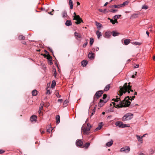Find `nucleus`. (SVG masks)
<instances>
[{
	"label": "nucleus",
	"instance_id": "nucleus-2",
	"mask_svg": "<svg viewBox=\"0 0 155 155\" xmlns=\"http://www.w3.org/2000/svg\"><path fill=\"white\" fill-rule=\"evenodd\" d=\"M134 99L132 98L131 96L130 97L129 96H127L126 97L122 102H123V104H124V105L123 106H127V107H128L131 103V102L129 101L130 100L132 101ZM121 103H122V102Z\"/></svg>",
	"mask_w": 155,
	"mask_h": 155
},
{
	"label": "nucleus",
	"instance_id": "nucleus-17",
	"mask_svg": "<svg viewBox=\"0 0 155 155\" xmlns=\"http://www.w3.org/2000/svg\"><path fill=\"white\" fill-rule=\"evenodd\" d=\"M56 121L57 124H59L60 122V117L59 115H57L56 117Z\"/></svg>",
	"mask_w": 155,
	"mask_h": 155
},
{
	"label": "nucleus",
	"instance_id": "nucleus-59",
	"mask_svg": "<svg viewBox=\"0 0 155 155\" xmlns=\"http://www.w3.org/2000/svg\"><path fill=\"white\" fill-rule=\"evenodd\" d=\"M92 112L95 113V107H94V108Z\"/></svg>",
	"mask_w": 155,
	"mask_h": 155
},
{
	"label": "nucleus",
	"instance_id": "nucleus-16",
	"mask_svg": "<svg viewBox=\"0 0 155 155\" xmlns=\"http://www.w3.org/2000/svg\"><path fill=\"white\" fill-rule=\"evenodd\" d=\"M37 119V117L35 115H32L31 116L30 118V120L31 121L33 122V121H36Z\"/></svg>",
	"mask_w": 155,
	"mask_h": 155
},
{
	"label": "nucleus",
	"instance_id": "nucleus-45",
	"mask_svg": "<svg viewBox=\"0 0 155 155\" xmlns=\"http://www.w3.org/2000/svg\"><path fill=\"white\" fill-rule=\"evenodd\" d=\"M142 9H147L148 8V6L147 5H144L142 6Z\"/></svg>",
	"mask_w": 155,
	"mask_h": 155
},
{
	"label": "nucleus",
	"instance_id": "nucleus-12",
	"mask_svg": "<svg viewBox=\"0 0 155 155\" xmlns=\"http://www.w3.org/2000/svg\"><path fill=\"white\" fill-rule=\"evenodd\" d=\"M74 36L76 38L77 40L78 39V38H82L81 35L79 33L75 32L74 33Z\"/></svg>",
	"mask_w": 155,
	"mask_h": 155
},
{
	"label": "nucleus",
	"instance_id": "nucleus-11",
	"mask_svg": "<svg viewBox=\"0 0 155 155\" xmlns=\"http://www.w3.org/2000/svg\"><path fill=\"white\" fill-rule=\"evenodd\" d=\"M111 32H107L105 33L104 35V37L106 38H109L110 36Z\"/></svg>",
	"mask_w": 155,
	"mask_h": 155
},
{
	"label": "nucleus",
	"instance_id": "nucleus-41",
	"mask_svg": "<svg viewBox=\"0 0 155 155\" xmlns=\"http://www.w3.org/2000/svg\"><path fill=\"white\" fill-rule=\"evenodd\" d=\"M90 143H85L84 147H85L86 148H87L89 146Z\"/></svg>",
	"mask_w": 155,
	"mask_h": 155
},
{
	"label": "nucleus",
	"instance_id": "nucleus-24",
	"mask_svg": "<svg viewBox=\"0 0 155 155\" xmlns=\"http://www.w3.org/2000/svg\"><path fill=\"white\" fill-rule=\"evenodd\" d=\"M130 41V40L128 39H125L124 41V43L125 45H127L129 43Z\"/></svg>",
	"mask_w": 155,
	"mask_h": 155
},
{
	"label": "nucleus",
	"instance_id": "nucleus-14",
	"mask_svg": "<svg viewBox=\"0 0 155 155\" xmlns=\"http://www.w3.org/2000/svg\"><path fill=\"white\" fill-rule=\"evenodd\" d=\"M83 144V142L80 140H78L76 142V145L79 147L82 146Z\"/></svg>",
	"mask_w": 155,
	"mask_h": 155
},
{
	"label": "nucleus",
	"instance_id": "nucleus-15",
	"mask_svg": "<svg viewBox=\"0 0 155 155\" xmlns=\"http://www.w3.org/2000/svg\"><path fill=\"white\" fill-rule=\"evenodd\" d=\"M139 13H135L133 14L131 16L130 18L131 19H134L138 17V15H139Z\"/></svg>",
	"mask_w": 155,
	"mask_h": 155
},
{
	"label": "nucleus",
	"instance_id": "nucleus-8",
	"mask_svg": "<svg viewBox=\"0 0 155 155\" xmlns=\"http://www.w3.org/2000/svg\"><path fill=\"white\" fill-rule=\"evenodd\" d=\"M104 93V91L102 90H100L97 91L95 95V96L97 97V98H99Z\"/></svg>",
	"mask_w": 155,
	"mask_h": 155
},
{
	"label": "nucleus",
	"instance_id": "nucleus-22",
	"mask_svg": "<svg viewBox=\"0 0 155 155\" xmlns=\"http://www.w3.org/2000/svg\"><path fill=\"white\" fill-rule=\"evenodd\" d=\"M120 5H113L110 6V8H120Z\"/></svg>",
	"mask_w": 155,
	"mask_h": 155
},
{
	"label": "nucleus",
	"instance_id": "nucleus-51",
	"mask_svg": "<svg viewBox=\"0 0 155 155\" xmlns=\"http://www.w3.org/2000/svg\"><path fill=\"white\" fill-rule=\"evenodd\" d=\"M107 97V95L106 94H104V95H103V99H105Z\"/></svg>",
	"mask_w": 155,
	"mask_h": 155
},
{
	"label": "nucleus",
	"instance_id": "nucleus-18",
	"mask_svg": "<svg viewBox=\"0 0 155 155\" xmlns=\"http://www.w3.org/2000/svg\"><path fill=\"white\" fill-rule=\"evenodd\" d=\"M69 4L70 5V8L71 9H72L73 8V2L72 0H69Z\"/></svg>",
	"mask_w": 155,
	"mask_h": 155
},
{
	"label": "nucleus",
	"instance_id": "nucleus-1",
	"mask_svg": "<svg viewBox=\"0 0 155 155\" xmlns=\"http://www.w3.org/2000/svg\"><path fill=\"white\" fill-rule=\"evenodd\" d=\"M130 82L128 84L125 83L122 87H120V90L118 92V94L120 97L122 96L124 93L125 94L127 92L129 94L130 91L133 92V90L131 89L132 86L130 85Z\"/></svg>",
	"mask_w": 155,
	"mask_h": 155
},
{
	"label": "nucleus",
	"instance_id": "nucleus-46",
	"mask_svg": "<svg viewBox=\"0 0 155 155\" xmlns=\"http://www.w3.org/2000/svg\"><path fill=\"white\" fill-rule=\"evenodd\" d=\"M55 95L56 96H57V97H58V98H60L61 97V95H60L59 93L58 92H57L56 94H55Z\"/></svg>",
	"mask_w": 155,
	"mask_h": 155
},
{
	"label": "nucleus",
	"instance_id": "nucleus-63",
	"mask_svg": "<svg viewBox=\"0 0 155 155\" xmlns=\"http://www.w3.org/2000/svg\"><path fill=\"white\" fill-rule=\"evenodd\" d=\"M40 131L41 132V134H43L45 133V131H41V130H40Z\"/></svg>",
	"mask_w": 155,
	"mask_h": 155
},
{
	"label": "nucleus",
	"instance_id": "nucleus-56",
	"mask_svg": "<svg viewBox=\"0 0 155 155\" xmlns=\"http://www.w3.org/2000/svg\"><path fill=\"white\" fill-rule=\"evenodd\" d=\"M49 49V51L51 52V53H52V54H53V51H52V50L51 48H48Z\"/></svg>",
	"mask_w": 155,
	"mask_h": 155
},
{
	"label": "nucleus",
	"instance_id": "nucleus-61",
	"mask_svg": "<svg viewBox=\"0 0 155 155\" xmlns=\"http://www.w3.org/2000/svg\"><path fill=\"white\" fill-rule=\"evenodd\" d=\"M95 50L96 51H98L99 50V48L97 47H96L95 48Z\"/></svg>",
	"mask_w": 155,
	"mask_h": 155
},
{
	"label": "nucleus",
	"instance_id": "nucleus-4",
	"mask_svg": "<svg viewBox=\"0 0 155 155\" xmlns=\"http://www.w3.org/2000/svg\"><path fill=\"white\" fill-rule=\"evenodd\" d=\"M91 127V125L90 124H88L87 127L83 129L84 134H88L89 133V131Z\"/></svg>",
	"mask_w": 155,
	"mask_h": 155
},
{
	"label": "nucleus",
	"instance_id": "nucleus-54",
	"mask_svg": "<svg viewBox=\"0 0 155 155\" xmlns=\"http://www.w3.org/2000/svg\"><path fill=\"white\" fill-rule=\"evenodd\" d=\"M5 151L2 150H0V154H2L5 152Z\"/></svg>",
	"mask_w": 155,
	"mask_h": 155
},
{
	"label": "nucleus",
	"instance_id": "nucleus-5",
	"mask_svg": "<svg viewBox=\"0 0 155 155\" xmlns=\"http://www.w3.org/2000/svg\"><path fill=\"white\" fill-rule=\"evenodd\" d=\"M73 19L77 21L75 23L77 25L79 24L81 22H83V21L82 19L78 15L77 16H75V17H74Z\"/></svg>",
	"mask_w": 155,
	"mask_h": 155
},
{
	"label": "nucleus",
	"instance_id": "nucleus-27",
	"mask_svg": "<svg viewBox=\"0 0 155 155\" xmlns=\"http://www.w3.org/2000/svg\"><path fill=\"white\" fill-rule=\"evenodd\" d=\"M18 39L20 40H24L25 39V38L23 35H21L19 36Z\"/></svg>",
	"mask_w": 155,
	"mask_h": 155
},
{
	"label": "nucleus",
	"instance_id": "nucleus-37",
	"mask_svg": "<svg viewBox=\"0 0 155 155\" xmlns=\"http://www.w3.org/2000/svg\"><path fill=\"white\" fill-rule=\"evenodd\" d=\"M94 39L93 38H90V44L91 45H92L94 42Z\"/></svg>",
	"mask_w": 155,
	"mask_h": 155
},
{
	"label": "nucleus",
	"instance_id": "nucleus-40",
	"mask_svg": "<svg viewBox=\"0 0 155 155\" xmlns=\"http://www.w3.org/2000/svg\"><path fill=\"white\" fill-rule=\"evenodd\" d=\"M132 44H133L138 45H140L141 44V43L139 42H132Z\"/></svg>",
	"mask_w": 155,
	"mask_h": 155
},
{
	"label": "nucleus",
	"instance_id": "nucleus-60",
	"mask_svg": "<svg viewBox=\"0 0 155 155\" xmlns=\"http://www.w3.org/2000/svg\"><path fill=\"white\" fill-rule=\"evenodd\" d=\"M42 54L43 55V56H44V57H45V58H46H46H47V56L48 55V54Z\"/></svg>",
	"mask_w": 155,
	"mask_h": 155
},
{
	"label": "nucleus",
	"instance_id": "nucleus-3",
	"mask_svg": "<svg viewBox=\"0 0 155 155\" xmlns=\"http://www.w3.org/2000/svg\"><path fill=\"white\" fill-rule=\"evenodd\" d=\"M133 114L131 113H128L126 114L122 117V120L124 121L129 120L133 117Z\"/></svg>",
	"mask_w": 155,
	"mask_h": 155
},
{
	"label": "nucleus",
	"instance_id": "nucleus-26",
	"mask_svg": "<svg viewBox=\"0 0 155 155\" xmlns=\"http://www.w3.org/2000/svg\"><path fill=\"white\" fill-rule=\"evenodd\" d=\"M113 143V141L111 140L110 141L108 142L106 144V145L108 147L111 146Z\"/></svg>",
	"mask_w": 155,
	"mask_h": 155
},
{
	"label": "nucleus",
	"instance_id": "nucleus-42",
	"mask_svg": "<svg viewBox=\"0 0 155 155\" xmlns=\"http://www.w3.org/2000/svg\"><path fill=\"white\" fill-rule=\"evenodd\" d=\"M46 58H47V59L48 60V61L51 59H52V57L49 54H48V55L47 57Z\"/></svg>",
	"mask_w": 155,
	"mask_h": 155
},
{
	"label": "nucleus",
	"instance_id": "nucleus-55",
	"mask_svg": "<svg viewBox=\"0 0 155 155\" xmlns=\"http://www.w3.org/2000/svg\"><path fill=\"white\" fill-rule=\"evenodd\" d=\"M110 21L112 23V24L113 25L114 24V20L113 19H110Z\"/></svg>",
	"mask_w": 155,
	"mask_h": 155
},
{
	"label": "nucleus",
	"instance_id": "nucleus-21",
	"mask_svg": "<svg viewBox=\"0 0 155 155\" xmlns=\"http://www.w3.org/2000/svg\"><path fill=\"white\" fill-rule=\"evenodd\" d=\"M65 25L67 26H69L71 25L72 23L71 20H67L65 23Z\"/></svg>",
	"mask_w": 155,
	"mask_h": 155
},
{
	"label": "nucleus",
	"instance_id": "nucleus-13",
	"mask_svg": "<svg viewBox=\"0 0 155 155\" xmlns=\"http://www.w3.org/2000/svg\"><path fill=\"white\" fill-rule=\"evenodd\" d=\"M88 57L89 58L92 59L94 58V54L91 51L89 53Z\"/></svg>",
	"mask_w": 155,
	"mask_h": 155
},
{
	"label": "nucleus",
	"instance_id": "nucleus-33",
	"mask_svg": "<svg viewBox=\"0 0 155 155\" xmlns=\"http://www.w3.org/2000/svg\"><path fill=\"white\" fill-rule=\"evenodd\" d=\"M95 24H96V25L98 28H101L102 26V25L100 23H98V22H97L96 21L95 22Z\"/></svg>",
	"mask_w": 155,
	"mask_h": 155
},
{
	"label": "nucleus",
	"instance_id": "nucleus-29",
	"mask_svg": "<svg viewBox=\"0 0 155 155\" xmlns=\"http://www.w3.org/2000/svg\"><path fill=\"white\" fill-rule=\"evenodd\" d=\"M87 63V61L84 60L81 62L82 65L83 66H85Z\"/></svg>",
	"mask_w": 155,
	"mask_h": 155
},
{
	"label": "nucleus",
	"instance_id": "nucleus-19",
	"mask_svg": "<svg viewBox=\"0 0 155 155\" xmlns=\"http://www.w3.org/2000/svg\"><path fill=\"white\" fill-rule=\"evenodd\" d=\"M136 137L138 140L141 143H142L143 142L142 137L137 135H136Z\"/></svg>",
	"mask_w": 155,
	"mask_h": 155
},
{
	"label": "nucleus",
	"instance_id": "nucleus-30",
	"mask_svg": "<svg viewBox=\"0 0 155 155\" xmlns=\"http://www.w3.org/2000/svg\"><path fill=\"white\" fill-rule=\"evenodd\" d=\"M128 2L127 1L124 2L123 4H120L121 7H122L126 5H128Z\"/></svg>",
	"mask_w": 155,
	"mask_h": 155
},
{
	"label": "nucleus",
	"instance_id": "nucleus-23",
	"mask_svg": "<svg viewBox=\"0 0 155 155\" xmlns=\"http://www.w3.org/2000/svg\"><path fill=\"white\" fill-rule=\"evenodd\" d=\"M111 34H112L113 36L115 37L118 35H119V33L117 32L113 31L111 32Z\"/></svg>",
	"mask_w": 155,
	"mask_h": 155
},
{
	"label": "nucleus",
	"instance_id": "nucleus-44",
	"mask_svg": "<svg viewBox=\"0 0 155 155\" xmlns=\"http://www.w3.org/2000/svg\"><path fill=\"white\" fill-rule=\"evenodd\" d=\"M51 92L50 91L49 89H48V88H47V92L46 93V94H50Z\"/></svg>",
	"mask_w": 155,
	"mask_h": 155
},
{
	"label": "nucleus",
	"instance_id": "nucleus-47",
	"mask_svg": "<svg viewBox=\"0 0 155 155\" xmlns=\"http://www.w3.org/2000/svg\"><path fill=\"white\" fill-rule=\"evenodd\" d=\"M68 101L67 100H65L64 102V105L65 106H66L68 105Z\"/></svg>",
	"mask_w": 155,
	"mask_h": 155
},
{
	"label": "nucleus",
	"instance_id": "nucleus-20",
	"mask_svg": "<svg viewBox=\"0 0 155 155\" xmlns=\"http://www.w3.org/2000/svg\"><path fill=\"white\" fill-rule=\"evenodd\" d=\"M102 124L103 123L102 122L100 123L99 124L98 127L96 128V129H95V130L96 131H97L100 130L103 125Z\"/></svg>",
	"mask_w": 155,
	"mask_h": 155
},
{
	"label": "nucleus",
	"instance_id": "nucleus-7",
	"mask_svg": "<svg viewBox=\"0 0 155 155\" xmlns=\"http://www.w3.org/2000/svg\"><path fill=\"white\" fill-rule=\"evenodd\" d=\"M130 150V148L128 146H126L121 148L120 149L121 152L125 151L126 153L129 152Z\"/></svg>",
	"mask_w": 155,
	"mask_h": 155
},
{
	"label": "nucleus",
	"instance_id": "nucleus-62",
	"mask_svg": "<svg viewBox=\"0 0 155 155\" xmlns=\"http://www.w3.org/2000/svg\"><path fill=\"white\" fill-rule=\"evenodd\" d=\"M58 102H62V99H59L58 100Z\"/></svg>",
	"mask_w": 155,
	"mask_h": 155
},
{
	"label": "nucleus",
	"instance_id": "nucleus-43",
	"mask_svg": "<svg viewBox=\"0 0 155 155\" xmlns=\"http://www.w3.org/2000/svg\"><path fill=\"white\" fill-rule=\"evenodd\" d=\"M87 43H88L87 41V40H86V42L83 45V47L84 48H85L86 46L87 45Z\"/></svg>",
	"mask_w": 155,
	"mask_h": 155
},
{
	"label": "nucleus",
	"instance_id": "nucleus-64",
	"mask_svg": "<svg viewBox=\"0 0 155 155\" xmlns=\"http://www.w3.org/2000/svg\"><path fill=\"white\" fill-rule=\"evenodd\" d=\"M153 59L154 61H155V55L153 56Z\"/></svg>",
	"mask_w": 155,
	"mask_h": 155
},
{
	"label": "nucleus",
	"instance_id": "nucleus-32",
	"mask_svg": "<svg viewBox=\"0 0 155 155\" xmlns=\"http://www.w3.org/2000/svg\"><path fill=\"white\" fill-rule=\"evenodd\" d=\"M32 95L35 96L37 94V91L36 90H34L32 92Z\"/></svg>",
	"mask_w": 155,
	"mask_h": 155
},
{
	"label": "nucleus",
	"instance_id": "nucleus-53",
	"mask_svg": "<svg viewBox=\"0 0 155 155\" xmlns=\"http://www.w3.org/2000/svg\"><path fill=\"white\" fill-rule=\"evenodd\" d=\"M106 9H105L104 10H102L101 9H99V11L101 12H104L105 11Z\"/></svg>",
	"mask_w": 155,
	"mask_h": 155
},
{
	"label": "nucleus",
	"instance_id": "nucleus-39",
	"mask_svg": "<svg viewBox=\"0 0 155 155\" xmlns=\"http://www.w3.org/2000/svg\"><path fill=\"white\" fill-rule=\"evenodd\" d=\"M112 101L115 102H118L119 101H120V98H117L116 99L114 98L112 99Z\"/></svg>",
	"mask_w": 155,
	"mask_h": 155
},
{
	"label": "nucleus",
	"instance_id": "nucleus-28",
	"mask_svg": "<svg viewBox=\"0 0 155 155\" xmlns=\"http://www.w3.org/2000/svg\"><path fill=\"white\" fill-rule=\"evenodd\" d=\"M96 34L97 36V38L98 39H99L100 37L101 36V32L99 31H97L96 32Z\"/></svg>",
	"mask_w": 155,
	"mask_h": 155
},
{
	"label": "nucleus",
	"instance_id": "nucleus-6",
	"mask_svg": "<svg viewBox=\"0 0 155 155\" xmlns=\"http://www.w3.org/2000/svg\"><path fill=\"white\" fill-rule=\"evenodd\" d=\"M115 125L120 127L123 128L124 127H129V125L126 124H124L121 122L117 121L116 122Z\"/></svg>",
	"mask_w": 155,
	"mask_h": 155
},
{
	"label": "nucleus",
	"instance_id": "nucleus-35",
	"mask_svg": "<svg viewBox=\"0 0 155 155\" xmlns=\"http://www.w3.org/2000/svg\"><path fill=\"white\" fill-rule=\"evenodd\" d=\"M55 85H56L55 81L54 80L52 81V82L51 86V87L52 88H54L55 87Z\"/></svg>",
	"mask_w": 155,
	"mask_h": 155
},
{
	"label": "nucleus",
	"instance_id": "nucleus-38",
	"mask_svg": "<svg viewBox=\"0 0 155 155\" xmlns=\"http://www.w3.org/2000/svg\"><path fill=\"white\" fill-rule=\"evenodd\" d=\"M118 10L117 9H110L109 11L112 13H115L117 12Z\"/></svg>",
	"mask_w": 155,
	"mask_h": 155
},
{
	"label": "nucleus",
	"instance_id": "nucleus-57",
	"mask_svg": "<svg viewBox=\"0 0 155 155\" xmlns=\"http://www.w3.org/2000/svg\"><path fill=\"white\" fill-rule=\"evenodd\" d=\"M56 74H57V73H56V70H55L54 71V75L55 77L56 76Z\"/></svg>",
	"mask_w": 155,
	"mask_h": 155
},
{
	"label": "nucleus",
	"instance_id": "nucleus-50",
	"mask_svg": "<svg viewBox=\"0 0 155 155\" xmlns=\"http://www.w3.org/2000/svg\"><path fill=\"white\" fill-rule=\"evenodd\" d=\"M154 153V151L153 150V149H151L150 150V153L151 154H152Z\"/></svg>",
	"mask_w": 155,
	"mask_h": 155
},
{
	"label": "nucleus",
	"instance_id": "nucleus-31",
	"mask_svg": "<svg viewBox=\"0 0 155 155\" xmlns=\"http://www.w3.org/2000/svg\"><path fill=\"white\" fill-rule=\"evenodd\" d=\"M62 17L64 18L66 17L67 16V12L65 11H64L62 12Z\"/></svg>",
	"mask_w": 155,
	"mask_h": 155
},
{
	"label": "nucleus",
	"instance_id": "nucleus-49",
	"mask_svg": "<svg viewBox=\"0 0 155 155\" xmlns=\"http://www.w3.org/2000/svg\"><path fill=\"white\" fill-rule=\"evenodd\" d=\"M113 19H114V24L115 23H117L118 22V21H117V19H116L115 17H113Z\"/></svg>",
	"mask_w": 155,
	"mask_h": 155
},
{
	"label": "nucleus",
	"instance_id": "nucleus-36",
	"mask_svg": "<svg viewBox=\"0 0 155 155\" xmlns=\"http://www.w3.org/2000/svg\"><path fill=\"white\" fill-rule=\"evenodd\" d=\"M99 98H97V97L95 96V95L94 97V100L93 101V104H95V101H97V100Z\"/></svg>",
	"mask_w": 155,
	"mask_h": 155
},
{
	"label": "nucleus",
	"instance_id": "nucleus-34",
	"mask_svg": "<svg viewBox=\"0 0 155 155\" xmlns=\"http://www.w3.org/2000/svg\"><path fill=\"white\" fill-rule=\"evenodd\" d=\"M44 105L43 102H42L40 104L39 109L40 110H42L43 109V107Z\"/></svg>",
	"mask_w": 155,
	"mask_h": 155
},
{
	"label": "nucleus",
	"instance_id": "nucleus-48",
	"mask_svg": "<svg viewBox=\"0 0 155 155\" xmlns=\"http://www.w3.org/2000/svg\"><path fill=\"white\" fill-rule=\"evenodd\" d=\"M121 16V15H115L114 17H115L116 19H117L119 18Z\"/></svg>",
	"mask_w": 155,
	"mask_h": 155
},
{
	"label": "nucleus",
	"instance_id": "nucleus-52",
	"mask_svg": "<svg viewBox=\"0 0 155 155\" xmlns=\"http://www.w3.org/2000/svg\"><path fill=\"white\" fill-rule=\"evenodd\" d=\"M49 64L50 65H51L53 64V62L52 61V59L49 60Z\"/></svg>",
	"mask_w": 155,
	"mask_h": 155
},
{
	"label": "nucleus",
	"instance_id": "nucleus-10",
	"mask_svg": "<svg viewBox=\"0 0 155 155\" xmlns=\"http://www.w3.org/2000/svg\"><path fill=\"white\" fill-rule=\"evenodd\" d=\"M123 101H120V102L119 103V104H117L116 106L115 107L116 108H120V107H127V106H123L124 105V104H123V103H122L121 102L123 103Z\"/></svg>",
	"mask_w": 155,
	"mask_h": 155
},
{
	"label": "nucleus",
	"instance_id": "nucleus-25",
	"mask_svg": "<svg viewBox=\"0 0 155 155\" xmlns=\"http://www.w3.org/2000/svg\"><path fill=\"white\" fill-rule=\"evenodd\" d=\"M110 87V84H108L107 85H106V86L105 87L104 89V91H107L109 90Z\"/></svg>",
	"mask_w": 155,
	"mask_h": 155
},
{
	"label": "nucleus",
	"instance_id": "nucleus-58",
	"mask_svg": "<svg viewBox=\"0 0 155 155\" xmlns=\"http://www.w3.org/2000/svg\"><path fill=\"white\" fill-rule=\"evenodd\" d=\"M139 64H137L134 66V68H138L139 67Z\"/></svg>",
	"mask_w": 155,
	"mask_h": 155
},
{
	"label": "nucleus",
	"instance_id": "nucleus-9",
	"mask_svg": "<svg viewBox=\"0 0 155 155\" xmlns=\"http://www.w3.org/2000/svg\"><path fill=\"white\" fill-rule=\"evenodd\" d=\"M107 102V101H104L102 99H100L98 103V106L100 107H102Z\"/></svg>",
	"mask_w": 155,
	"mask_h": 155
}]
</instances>
